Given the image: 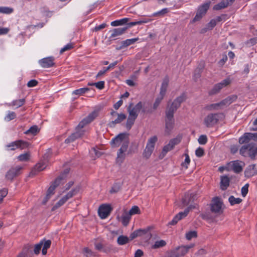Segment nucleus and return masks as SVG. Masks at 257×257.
Returning <instances> with one entry per match:
<instances>
[{
  "instance_id": "nucleus-25",
  "label": "nucleus",
  "mask_w": 257,
  "mask_h": 257,
  "mask_svg": "<svg viewBox=\"0 0 257 257\" xmlns=\"http://www.w3.org/2000/svg\"><path fill=\"white\" fill-rule=\"evenodd\" d=\"M205 67V62L202 61L200 62L197 67L194 71V78L195 79L199 78L201 76V74L203 72V70Z\"/></svg>"
},
{
  "instance_id": "nucleus-34",
  "label": "nucleus",
  "mask_w": 257,
  "mask_h": 257,
  "mask_svg": "<svg viewBox=\"0 0 257 257\" xmlns=\"http://www.w3.org/2000/svg\"><path fill=\"white\" fill-rule=\"evenodd\" d=\"M129 20L130 19L127 18H124L120 20H117L111 22V26L113 27L121 26L127 23Z\"/></svg>"
},
{
  "instance_id": "nucleus-16",
  "label": "nucleus",
  "mask_w": 257,
  "mask_h": 257,
  "mask_svg": "<svg viewBox=\"0 0 257 257\" xmlns=\"http://www.w3.org/2000/svg\"><path fill=\"white\" fill-rule=\"evenodd\" d=\"M84 131H76V132L69 136L65 140L66 144L73 142L76 139L81 138L84 135Z\"/></svg>"
},
{
  "instance_id": "nucleus-50",
  "label": "nucleus",
  "mask_w": 257,
  "mask_h": 257,
  "mask_svg": "<svg viewBox=\"0 0 257 257\" xmlns=\"http://www.w3.org/2000/svg\"><path fill=\"white\" fill-rule=\"evenodd\" d=\"M174 148L169 143L168 144L165 145L163 149L162 154L163 156L166 155V154L170 151L172 150Z\"/></svg>"
},
{
  "instance_id": "nucleus-12",
  "label": "nucleus",
  "mask_w": 257,
  "mask_h": 257,
  "mask_svg": "<svg viewBox=\"0 0 257 257\" xmlns=\"http://www.w3.org/2000/svg\"><path fill=\"white\" fill-rule=\"evenodd\" d=\"M228 171H232L235 173L241 172V164L239 160L232 161L227 164L225 166Z\"/></svg>"
},
{
  "instance_id": "nucleus-36",
  "label": "nucleus",
  "mask_w": 257,
  "mask_h": 257,
  "mask_svg": "<svg viewBox=\"0 0 257 257\" xmlns=\"http://www.w3.org/2000/svg\"><path fill=\"white\" fill-rule=\"evenodd\" d=\"M137 118V117H134L129 114L125 124L127 130H131Z\"/></svg>"
},
{
  "instance_id": "nucleus-57",
  "label": "nucleus",
  "mask_w": 257,
  "mask_h": 257,
  "mask_svg": "<svg viewBox=\"0 0 257 257\" xmlns=\"http://www.w3.org/2000/svg\"><path fill=\"white\" fill-rule=\"evenodd\" d=\"M217 23L215 20L214 19H212L206 25L207 29H209L210 30H212L215 26L216 25Z\"/></svg>"
},
{
  "instance_id": "nucleus-63",
  "label": "nucleus",
  "mask_w": 257,
  "mask_h": 257,
  "mask_svg": "<svg viewBox=\"0 0 257 257\" xmlns=\"http://www.w3.org/2000/svg\"><path fill=\"white\" fill-rule=\"evenodd\" d=\"M120 189L119 186L115 184L113 185V186L111 187V189L110 190V193H114L117 192Z\"/></svg>"
},
{
  "instance_id": "nucleus-48",
  "label": "nucleus",
  "mask_w": 257,
  "mask_h": 257,
  "mask_svg": "<svg viewBox=\"0 0 257 257\" xmlns=\"http://www.w3.org/2000/svg\"><path fill=\"white\" fill-rule=\"evenodd\" d=\"M89 90V88L87 87L81 88L80 89H76L73 92V94L76 95H81L85 93Z\"/></svg>"
},
{
  "instance_id": "nucleus-41",
  "label": "nucleus",
  "mask_w": 257,
  "mask_h": 257,
  "mask_svg": "<svg viewBox=\"0 0 257 257\" xmlns=\"http://www.w3.org/2000/svg\"><path fill=\"white\" fill-rule=\"evenodd\" d=\"M117 243L119 245H124L126 244L129 241V238L127 237L126 236L124 235H120L117 238Z\"/></svg>"
},
{
  "instance_id": "nucleus-29",
  "label": "nucleus",
  "mask_w": 257,
  "mask_h": 257,
  "mask_svg": "<svg viewBox=\"0 0 257 257\" xmlns=\"http://www.w3.org/2000/svg\"><path fill=\"white\" fill-rule=\"evenodd\" d=\"M230 180L228 176H223L220 178V189L226 190L229 185Z\"/></svg>"
},
{
  "instance_id": "nucleus-3",
  "label": "nucleus",
  "mask_w": 257,
  "mask_h": 257,
  "mask_svg": "<svg viewBox=\"0 0 257 257\" xmlns=\"http://www.w3.org/2000/svg\"><path fill=\"white\" fill-rule=\"evenodd\" d=\"M223 118L222 113H211L204 117V123L207 127H212Z\"/></svg>"
},
{
  "instance_id": "nucleus-1",
  "label": "nucleus",
  "mask_w": 257,
  "mask_h": 257,
  "mask_svg": "<svg viewBox=\"0 0 257 257\" xmlns=\"http://www.w3.org/2000/svg\"><path fill=\"white\" fill-rule=\"evenodd\" d=\"M129 144L128 134L126 133H120L111 140L110 144L113 148L118 147L121 144L117 152V162L122 163L125 159L124 153L127 151Z\"/></svg>"
},
{
  "instance_id": "nucleus-53",
  "label": "nucleus",
  "mask_w": 257,
  "mask_h": 257,
  "mask_svg": "<svg viewBox=\"0 0 257 257\" xmlns=\"http://www.w3.org/2000/svg\"><path fill=\"white\" fill-rule=\"evenodd\" d=\"M164 97V96L160 95L158 97H157L155 101L153 104V109H156L157 108V107L160 105L161 101L163 100Z\"/></svg>"
},
{
  "instance_id": "nucleus-33",
  "label": "nucleus",
  "mask_w": 257,
  "mask_h": 257,
  "mask_svg": "<svg viewBox=\"0 0 257 257\" xmlns=\"http://www.w3.org/2000/svg\"><path fill=\"white\" fill-rule=\"evenodd\" d=\"M186 99V95L185 93H183L175 99L173 102L179 107L181 104L184 102Z\"/></svg>"
},
{
  "instance_id": "nucleus-4",
  "label": "nucleus",
  "mask_w": 257,
  "mask_h": 257,
  "mask_svg": "<svg viewBox=\"0 0 257 257\" xmlns=\"http://www.w3.org/2000/svg\"><path fill=\"white\" fill-rule=\"evenodd\" d=\"M256 155L257 147H255L254 143H251L242 146V155H248L251 159H254Z\"/></svg>"
},
{
  "instance_id": "nucleus-6",
  "label": "nucleus",
  "mask_w": 257,
  "mask_h": 257,
  "mask_svg": "<svg viewBox=\"0 0 257 257\" xmlns=\"http://www.w3.org/2000/svg\"><path fill=\"white\" fill-rule=\"evenodd\" d=\"M210 2H208L200 6L197 11L195 17L193 19L192 23L199 21L206 14L210 7Z\"/></svg>"
},
{
  "instance_id": "nucleus-46",
  "label": "nucleus",
  "mask_w": 257,
  "mask_h": 257,
  "mask_svg": "<svg viewBox=\"0 0 257 257\" xmlns=\"http://www.w3.org/2000/svg\"><path fill=\"white\" fill-rule=\"evenodd\" d=\"M16 117V114L15 112L9 111L8 114L5 117V120L7 121H10L15 119Z\"/></svg>"
},
{
  "instance_id": "nucleus-9",
  "label": "nucleus",
  "mask_w": 257,
  "mask_h": 257,
  "mask_svg": "<svg viewBox=\"0 0 257 257\" xmlns=\"http://www.w3.org/2000/svg\"><path fill=\"white\" fill-rule=\"evenodd\" d=\"M192 245H182L178 246L169 250L174 257H181L184 256Z\"/></svg>"
},
{
  "instance_id": "nucleus-30",
  "label": "nucleus",
  "mask_w": 257,
  "mask_h": 257,
  "mask_svg": "<svg viewBox=\"0 0 257 257\" xmlns=\"http://www.w3.org/2000/svg\"><path fill=\"white\" fill-rule=\"evenodd\" d=\"M169 83V78L167 76L165 77L163 80L162 83L161 84L160 95L165 96L167 89Z\"/></svg>"
},
{
  "instance_id": "nucleus-13",
  "label": "nucleus",
  "mask_w": 257,
  "mask_h": 257,
  "mask_svg": "<svg viewBox=\"0 0 257 257\" xmlns=\"http://www.w3.org/2000/svg\"><path fill=\"white\" fill-rule=\"evenodd\" d=\"M211 204V211L212 212L218 213L221 210L222 202L220 198L215 197L213 198Z\"/></svg>"
},
{
  "instance_id": "nucleus-60",
  "label": "nucleus",
  "mask_w": 257,
  "mask_h": 257,
  "mask_svg": "<svg viewBox=\"0 0 257 257\" xmlns=\"http://www.w3.org/2000/svg\"><path fill=\"white\" fill-rule=\"evenodd\" d=\"M8 194V190L4 188L0 190V203L2 202L4 198Z\"/></svg>"
},
{
  "instance_id": "nucleus-39",
  "label": "nucleus",
  "mask_w": 257,
  "mask_h": 257,
  "mask_svg": "<svg viewBox=\"0 0 257 257\" xmlns=\"http://www.w3.org/2000/svg\"><path fill=\"white\" fill-rule=\"evenodd\" d=\"M131 216L127 212H125L121 216V223L123 226H126L130 222Z\"/></svg>"
},
{
  "instance_id": "nucleus-49",
  "label": "nucleus",
  "mask_w": 257,
  "mask_h": 257,
  "mask_svg": "<svg viewBox=\"0 0 257 257\" xmlns=\"http://www.w3.org/2000/svg\"><path fill=\"white\" fill-rule=\"evenodd\" d=\"M197 232L195 230L190 231L186 233V238L187 240H191L193 238L196 237Z\"/></svg>"
},
{
  "instance_id": "nucleus-31",
  "label": "nucleus",
  "mask_w": 257,
  "mask_h": 257,
  "mask_svg": "<svg viewBox=\"0 0 257 257\" xmlns=\"http://www.w3.org/2000/svg\"><path fill=\"white\" fill-rule=\"evenodd\" d=\"M237 99L236 95H232L228 96L225 99L222 100L220 102V104H222V105H228L231 103L234 102Z\"/></svg>"
},
{
  "instance_id": "nucleus-18",
  "label": "nucleus",
  "mask_w": 257,
  "mask_h": 257,
  "mask_svg": "<svg viewBox=\"0 0 257 257\" xmlns=\"http://www.w3.org/2000/svg\"><path fill=\"white\" fill-rule=\"evenodd\" d=\"M63 176H58L54 182H53L51 185V186L48 188L47 193H48V195L50 194L51 196L54 194L55 190L56 188L58 186L61 181H62Z\"/></svg>"
},
{
  "instance_id": "nucleus-32",
  "label": "nucleus",
  "mask_w": 257,
  "mask_h": 257,
  "mask_svg": "<svg viewBox=\"0 0 257 257\" xmlns=\"http://www.w3.org/2000/svg\"><path fill=\"white\" fill-rule=\"evenodd\" d=\"M46 167V165L44 162L39 163L35 165L34 169L31 172L30 174L35 175L36 173L35 172H40L43 170Z\"/></svg>"
},
{
  "instance_id": "nucleus-44",
  "label": "nucleus",
  "mask_w": 257,
  "mask_h": 257,
  "mask_svg": "<svg viewBox=\"0 0 257 257\" xmlns=\"http://www.w3.org/2000/svg\"><path fill=\"white\" fill-rule=\"evenodd\" d=\"M140 209L138 206H133L132 208L130 210L129 212H127L128 215L131 216L133 215L140 214Z\"/></svg>"
},
{
  "instance_id": "nucleus-26",
  "label": "nucleus",
  "mask_w": 257,
  "mask_h": 257,
  "mask_svg": "<svg viewBox=\"0 0 257 257\" xmlns=\"http://www.w3.org/2000/svg\"><path fill=\"white\" fill-rule=\"evenodd\" d=\"M139 40L138 38H135L133 39H126L125 41L121 42V45L117 48V50H120L124 48L127 47L128 46L134 44Z\"/></svg>"
},
{
  "instance_id": "nucleus-59",
  "label": "nucleus",
  "mask_w": 257,
  "mask_h": 257,
  "mask_svg": "<svg viewBox=\"0 0 257 257\" xmlns=\"http://www.w3.org/2000/svg\"><path fill=\"white\" fill-rule=\"evenodd\" d=\"M195 155L198 157H201L204 155V151L203 149L199 147L195 151Z\"/></svg>"
},
{
  "instance_id": "nucleus-27",
  "label": "nucleus",
  "mask_w": 257,
  "mask_h": 257,
  "mask_svg": "<svg viewBox=\"0 0 257 257\" xmlns=\"http://www.w3.org/2000/svg\"><path fill=\"white\" fill-rule=\"evenodd\" d=\"M196 196L194 194H186L182 199L183 206L188 205L190 202L193 201Z\"/></svg>"
},
{
  "instance_id": "nucleus-28",
  "label": "nucleus",
  "mask_w": 257,
  "mask_h": 257,
  "mask_svg": "<svg viewBox=\"0 0 257 257\" xmlns=\"http://www.w3.org/2000/svg\"><path fill=\"white\" fill-rule=\"evenodd\" d=\"M126 117V116L124 113H119L117 115V117L115 120L109 122V125L111 127H114L116 124L119 123L123 121Z\"/></svg>"
},
{
  "instance_id": "nucleus-2",
  "label": "nucleus",
  "mask_w": 257,
  "mask_h": 257,
  "mask_svg": "<svg viewBox=\"0 0 257 257\" xmlns=\"http://www.w3.org/2000/svg\"><path fill=\"white\" fill-rule=\"evenodd\" d=\"M141 110L143 113H151L153 112L151 108H148L147 107L143 108V103L141 101H139L135 106H133V102H130L127 107L128 114L134 117H138Z\"/></svg>"
},
{
  "instance_id": "nucleus-58",
  "label": "nucleus",
  "mask_w": 257,
  "mask_h": 257,
  "mask_svg": "<svg viewBox=\"0 0 257 257\" xmlns=\"http://www.w3.org/2000/svg\"><path fill=\"white\" fill-rule=\"evenodd\" d=\"M168 12V9L167 8H164V9L161 10V11H159V12L153 14V16H163L165 14L167 13Z\"/></svg>"
},
{
  "instance_id": "nucleus-24",
  "label": "nucleus",
  "mask_w": 257,
  "mask_h": 257,
  "mask_svg": "<svg viewBox=\"0 0 257 257\" xmlns=\"http://www.w3.org/2000/svg\"><path fill=\"white\" fill-rule=\"evenodd\" d=\"M127 29V27H124L122 28H118L113 29L110 32H111V35L109 37L110 39H115L114 38L122 35Z\"/></svg>"
},
{
  "instance_id": "nucleus-37",
  "label": "nucleus",
  "mask_w": 257,
  "mask_h": 257,
  "mask_svg": "<svg viewBox=\"0 0 257 257\" xmlns=\"http://www.w3.org/2000/svg\"><path fill=\"white\" fill-rule=\"evenodd\" d=\"M25 99L24 98L20 99L13 101L11 103L8 104L9 106H16L17 108L20 107L23 105L25 103Z\"/></svg>"
},
{
  "instance_id": "nucleus-15",
  "label": "nucleus",
  "mask_w": 257,
  "mask_h": 257,
  "mask_svg": "<svg viewBox=\"0 0 257 257\" xmlns=\"http://www.w3.org/2000/svg\"><path fill=\"white\" fill-rule=\"evenodd\" d=\"M175 125V120L174 117L165 116V133L168 135L170 134L173 129Z\"/></svg>"
},
{
  "instance_id": "nucleus-11",
  "label": "nucleus",
  "mask_w": 257,
  "mask_h": 257,
  "mask_svg": "<svg viewBox=\"0 0 257 257\" xmlns=\"http://www.w3.org/2000/svg\"><path fill=\"white\" fill-rule=\"evenodd\" d=\"M112 210L111 206L109 204H102L98 209V215L101 219L106 218L110 213Z\"/></svg>"
},
{
  "instance_id": "nucleus-14",
  "label": "nucleus",
  "mask_w": 257,
  "mask_h": 257,
  "mask_svg": "<svg viewBox=\"0 0 257 257\" xmlns=\"http://www.w3.org/2000/svg\"><path fill=\"white\" fill-rule=\"evenodd\" d=\"M39 64L42 68H50L55 65L54 58L53 57L44 58L39 61Z\"/></svg>"
},
{
  "instance_id": "nucleus-5",
  "label": "nucleus",
  "mask_w": 257,
  "mask_h": 257,
  "mask_svg": "<svg viewBox=\"0 0 257 257\" xmlns=\"http://www.w3.org/2000/svg\"><path fill=\"white\" fill-rule=\"evenodd\" d=\"M29 146V143L28 142L19 140L12 142L6 145L5 148L8 151H15L17 149H20L21 150L26 149L28 148Z\"/></svg>"
},
{
  "instance_id": "nucleus-40",
  "label": "nucleus",
  "mask_w": 257,
  "mask_h": 257,
  "mask_svg": "<svg viewBox=\"0 0 257 257\" xmlns=\"http://www.w3.org/2000/svg\"><path fill=\"white\" fill-rule=\"evenodd\" d=\"M154 150V149L146 146L143 154L144 158L146 159H149L152 155Z\"/></svg>"
},
{
  "instance_id": "nucleus-43",
  "label": "nucleus",
  "mask_w": 257,
  "mask_h": 257,
  "mask_svg": "<svg viewBox=\"0 0 257 257\" xmlns=\"http://www.w3.org/2000/svg\"><path fill=\"white\" fill-rule=\"evenodd\" d=\"M166 245V242L164 240H160L155 241L152 245V248L156 249L165 246Z\"/></svg>"
},
{
  "instance_id": "nucleus-19",
  "label": "nucleus",
  "mask_w": 257,
  "mask_h": 257,
  "mask_svg": "<svg viewBox=\"0 0 257 257\" xmlns=\"http://www.w3.org/2000/svg\"><path fill=\"white\" fill-rule=\"evenodd\" d=\"M251 140L257 142V133H245L242 136V144L248 143Z\"/></svg>"
},
{
  "instance_id": "nucleus-23",
  "label": "nucleus",
  "mask_w": 257,
  "mask_h": 257,
  "mask_svg": "<svg viewBox=\"0 0 257 257\" xmlns=\"http://www.w3.org/2000/svg\"><path fill=\"white\" fill-rule=\"evenodd\" d=\"M178 108L179 107L172 102L170 105H168L165 111V116L174 117V114Z\"/></svg>"
},
{
  "instance_id": "nucleus-64",
  "label": "nucleus",
  "mask_w": 257,
  "mask_h": 257,
  "mask_svg": "<svg viewBox=\"0 0 257 257\" xmlns=\"http://www.w3.org/2000/svg\"><path fill=\"white\" fill-rule=\"evenodd\" d=\"M104 81H100L98 82L94 83L96 87L100 90L102 89L104 87Z\"/></svg>"
},
{
  "instance_id": "nucleus-56",
  "label": "nucleus",
  "mask_w": 257,
  "mask_h": 257,
  "mask_svg": "<svg viewBox=\"0 0 257 257\" xmlns=\"http://www.w3.org/2000/svg\"><path fill=\"white\" fill-rule=\"evenodd\" d=\"M198 143L200 144V145H205L206 144L207 142V136L206 135H201L198 140Z\"/></svg>"
},
{
  "instance_id": "nucleus-47",
  "label": "nucleus",
  "mask_w": 257,
  "mask_h": 257,
  "mask_svg": "<svg viewBox=\"0 0 257 257\" xmlns=\"http://www.w3.org/2000/svg\"><path fill=\"white\" fill-rule=\"evenodd\" d=\"M228 201L231 205L236 204H239L241 202V199L239 198H235L233 196H230L229 197Z\"/></svg>"
},
{
  "instance_id": "nucleus-62",
  "label": "nucleus",
  "mask_w": 257,
  "mask_h": 257,
  "mask_svg": "<svg viewBox=\"0 0 257 257\" xmlns=\"http://www.w3.org/2000/svg\"><path fill=\"white\" fill-rule=\"evenodd\" d=\"M249 187V184L248 183L246 184L244 186L242 187V196L245 197L248 193V188Z\"/></svg>"
},
{
  "instance_id": "nucleus-17",
  "label": "nucleus",
  "mask_w": 257,
  "mask_h": 257,
  "mask_svg": "<svg viewBox=\"0 0 257 257\" xmlns=\"http://www.w3.org/2000/svg\"><path fill=\"white\" fill-rule=\"evenodd\" d=\"M188 214V209H185L183 212H180L176 214L173 219L168 222V225H174L183 218L186 217Z\"/></svg>"
},
{
  "instance_id": "nucleus-61",
  "label": "nucleus",
  "mask_w": 257,
  "mask_h": 257,
  "mask_svg": "<svg viewBox=\"0 0 257 257\" xmlns=\"http://www.w3.org/2000/svg\"><path fill=\"white\" fill-rule=\"evenodd\" d=\"M42 245H43L42 242H41L35 245L34 249V252L35 254H38L40 253Z\"/></svg>"
},
{
  "instance_id": "nucleus-22",
  "label": "nucleus",
  "mask_w": 257,
  "mask_h": 257,
  "mask_svg": "<svg viewBox=\"0 0 257 257\" xmlns=\"http://www.w3.org/2000/svg\"><path fill=\"white\" fill-rule=\"evenodd\" d=\"M256 175H257V168H256L254 164L248 166L244 171V175L247 178Z\"/></svg>"
},
{
  "instance_id": "nucleus-21",
  "label": "nucleus",
  "mask_w": 257,
  "mask_h": 257,
  "mask_svg": "<svg viewBox=\"0 0 257 257\" xmlns=\"http://www.w3.org/2000/svg\"><path fill=\"white\" fill-rule=\"evenodd\" d=\"M235 0H222L220 3L214 6L213 9L218 11L231 5Z\"/></svg>"
},
{
  "instance_id": "nucleus-52",
  "label": "nucleus",
  "mask_w": 257,
  "mask_h": 257,
  "mask_svg": "<svg viewBox=\"0 0 257 257\" xmlns=\"http://www.w3.org/2000/svg\"><path fill=\"white\" fill-rule=\"evenodd\" d=\"M185 157V159L184 162H182L181 164V166L183 167H185L186 169L188 168V166L190 164V159L189 156L187 153H185L184 154Z\"/></svg>"
},
{
  "instance_id": "nucleus-55",
  "label": "nucleus",
  "mask_w": 257,
  "mask_h": 257,
  "mask_svg": "<svg viewBox=\"0 0 257 257\" xmlns=\"http://www.w3.org/2000/svg\"><path fill=\"white\" fill-rule=\"evenodd\" d=\"M73 45H74L73 44L71 43L67 44L66 45H65L63 48H62L60 50V53L61 54H62L63 53H64V52H65L66 51L71 50V49H72L73 48Z\"/></svg>"
},
{
  "instance_id": "nucleus-7",
  "label": "nucleus",
  "mask_w": 257,
  "mask_h": 257,
  "mask_svg": "<svg viewBox=\"0 0 257 257\" xmlns=\"http://www.w3.org/2000/svg\"><path fill=\"white\" fill-rule=\"evenodd\" d=\"M98 116V111L94 110L89 113L87 116L83 118L76 127V131H83L82 130L86 124L92 122Z\"/></svg>"
},
{
  "instance_id": "nucleus-20",
  "label": "nucleus",
  "mask_w": 257,
  "mask_h": 257,
  "mask_svg": "<svg viewBox=\"0 0 257 257\" xmlns=\"http://www.w3.org/2000/svg\"><path fill=\"white\" fill-rule=\"evenodd\" d=\"M151 229L150 227H148L145 229H139L134 231L130 235L131 240H133L138 236H142L148 233Z\"/></svg>"
},
{
  "instance_id": "nucleus-10",
  "label": "nucleus",
  "mask_w": 257,
  "mask_h": 257,
  "mask_svg": "<svg viewBox=\"0 0 257 257\" xmlns=\"http://www.w3.org/2000/svg\"><path fill=\"white\" fill-rule=\"evenodd\" d=\"M22 167L20 166L12 167L6 173V178L10 181H12L13 179L19 175L21 173Z\"/></svg>"
},
{
  "instance_id": "nucleus-54",
  "label": "nucleus",
  "mask_w": 257,
  "mask_h": 257,
  "mask_svg": "<svg viewBox=\"0 0 257 257\" xmlns=\"http://www.w3.org/2000/svg\"><path fill=\"white\" fill-rule=\"evenodd\" d=\"M222 106V104H220V102L219 103H213L207 105L206 106V108L208 110H211L214 109H217L219 106Z\"/></svg>"
},
{
  "instance_id": "nucleus-35",
  "label": "nucleus",
  "mask_w": 257,
  "mask_h": 257,
  "mask_svg": "<svg viewBox=\"0 0 257 257\" xmlns=\"http://www.w3.org/2000/svg\"><path fill=\"white\" fill-rule=\"evenodd\" d=\"M79 191V188H75L69 191L66 195L63 197L67 201L68 199L72 198L74 196L76 195Z\"/></svg>"
},
{
  "instance_id": "nucleus-38",
  "label": "nucleus",
  "mask_w": 257,
  "mask_h": 257,
  "mask_svg": "<svg viewBox=\"0 0 257 257\" xmlns=\"http://www.w3.org/2000/svg\"><path fill=\"white\" fill-rule=\"evenodd\" d=\"M39 132V129L37 125H35L31 126L28 130L24 132L26 135L31 134L33 136H35Z\"/></svg>"
},
{
  "instance_id": "nucleus-51",
  "label": "nucleus",
  "mask_w": 257,
  "mask_h": 257,
  "mask_svg": "<svg viewBox=\"0 0 257 257\" xmlns=\"http://www.w3.org/2000/svg\"><path fill=\"white\" fill-rule=\"evenodd\" d=\"M30 156V155L29 153H25L19 155L18 159L20 161H27L29 159Z\"/></svg>"
},
{
  "instance_id": "nucleus-42",
  "label": "nucleus",
  "mask_w": 257,
  "mask_h": 257,
  "mask_svg": "<svg viewBox=\"0 0 257 257\" xmlns=\"http://www.w3.org/2000/svg\"><path fill=\"white\" fill-rule=\"evenodd\" d=\"M158 140L157 137L156 136L151 137L148 141L147 146L155 148V145Z\"/></svg>"
},
{
  "instance_id": "nucleus-45",
  "label": "nucleus",
  "mask_w": 257,
  "mask_h": 257,
  "mask_svg": "<svg viewBox=\"0 0 257 257\" xmlns=\"http://www.w3.org/2000/svg\"><path fill=\"white\" fill-rule=\"evenodd\" d=\"M14 12L13 8L7 7H0V13L10 14Z\"/></svg>"
},
{
  "instance_id": "nucleus-8",
  "label": "nucleus",
  "mask_w": 257,
  "mask_h": 257,
  "mask_svg": "<svg viewBox=\"0 0 257 257\" xmlns=\"http://www.w3.org/2000/svg\"><path fill=\"white\" fill-rule=\"evenodd\" d=\"M231 81L230 78L228 77L223 80L220 82L216 84L208 92L209 95H213L219 93L223 88L230 84Z\"/></svg>"
}]
</instances>
